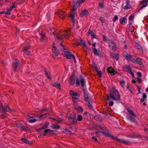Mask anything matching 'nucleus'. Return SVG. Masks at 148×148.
<instances>
[{
    "label": "nucleus",
    "instance_id": "obj_1",
    "mask_svg": "<svg viewBox=\"0 0 148 148\" xmlns=\"http://www.w3.org/2000/svg\"><path fill=\"white\" fill-rule=\"evenodd\" d=\"M107 99L108 101L111 100L119 101L120 100V95L118 90L115 88H113L110 91V95L107 97Z\"/></svg>",
    "mask_w": 148,
    "mask_h": 148
},
{
    "label": "nucleus",
    "instance_id": "obj_2",
    "mask_svg": "<svg viewBox=\"0 0 148 148\" xmlns=\"http://www.w3.org/2000/svg\"><path fill=\"white\" fill-rule=\"evenodd\" d=\"M61 48V49L64 52L62 53V55L64 57H66L67 58L69 59H71L73 55L72 54L71 52L68 51V50L64 48V46L60 44Z\"/></svg>",
    "mask_w": 148,
    "mask_h": 148
},
{
    "label": "nucleus",
    "instance_id": "obj_3",
    "mask_svg": "<svg viewBox=\"0 0 148 148\" xmlns=\"http://www.w3.org/2000/svg\"><path fill=\"white\" fill-rule=\"evenodd\" d=\"M77 8V7L75 6V5H73V8H72V12L71 13L69 16L72 22L74 24L75 22V19L74 17L75 16V12L74 11V10H75ZM74 25V24H73Z\"/></svg>",
    "mask_w": 148,
    "mask_h": 148
},
{
    "label": "nucleus",
    "instance_id": "obj_4",
    "mask_svg": "<svg viewBox=\"0 0 148 148\" xmlns=\"http://www.w3.org/2000/svg\"><path fill=\"white\" fill-rule=\"evenodd\" d=\"M85 101L86 102L91 100L92 99L90 96L88 92L86 89H84Z\"/></svg>",
    "mask_w": 148,
    "mask_h": 148
},
{
    "label": "nucleus",
    "instance_id": "obj_5",
    "mask_svg": "<svg viewBox=\"0 0 148 148\" xmlns=\"http://www.w3.org/2000/svg\"><path fill=\"white\" fill-rule=\"evenodd\" d=\"M135 46L139 51L141 52L143 51V45L141 42L139 41L138 42H136L135 44Z\"/></svg>",
    "mask_w": 148,
    "mask_h": 148
},
{
    "label": "nucleus",
    "instance_id": "obj_6",
    "mask_svg": "<svg viewBox=\"0 0 148 148\" xmlns=\"http://www.w3.org/2000/svg\"><path fill=\"white\" fill-rule=\"evenodd\" d=\"M108 46L110 49L112 50H115L116 47L115 43L112 40L109 41Z\"/></svg>",
    "mask_w": 148,
    "mask_h": 148
},
{
    "label": "nucleus",
    "instance_id": "obj_7",
    "mask_svg": "<svg viewBox=\"0 0 148 148\" xmlns=\"http://www.w3.org/2000/svg\"><path fill=\"white\" fill-rule=\"evenodd\" d=\"M111 138L118 142L120 143H123L124 144H128L130 143V142L128 141L125 140L117 138L116 137H114L112 136H111Z\"/></svg>",
    "mask_w": 148,
    "mask_h": 148
},
{
    "label": "nucleus",
    "instance_id": "obj_8",
    "mask_svg": "<svg viewBox=\"0 0 148 148\" xmlns=\"http://www.w3.org/2000/svg\"><path fill=\"white\" fill-rule=\"evenodd\" d=\"M123 69L124 71L129 73L133 77H134V73L131 71V69L129 66H125L123 67Z\"/></svg>",
    "mask_w": 148,
    "mask_h": 148
},
{
    "label": "nucleus",
    "instance_id": "obj_9",
    "mask_svg": "<svg viewBox=\"0 0 148 148\" xmlns=\"http://www.w3.org/2000/svg\"><path fill=\"white\" fill-rule=\"evenodd\" d=\"M56 14L62 19H64L66 16V14L62 10H58L56 13Z\"/></svg>",
    "mask_w": 148,
    "mask_h": 148
},
{
    "label": "nucleus",
    "instance_id": "obj_10",
    "mask_svg": "<svg viewBox=\"0 0 148 148\" xmlns=\"http://www.w3.org/2000/svg\"><path fill=\"white\" fill-rule=\"evenodd\" d=\"M108 72L110 73L112 76L114 75L116 73H117V72L114 70L112 67H109L107 69Z\"/></svg>",
    "mask_w": 148,
    "mask_h": 148
},
{
    "label": "nucleus",
    "instance_id": "obj_11",
    "mask_svg": "<svg viewBox=\"0 0 148 148\" xmlns=\"http://www.w3.org/2000/svg\"><path fill=\"white\" fill-rule=\"evenodd\" d=\"M69 94L72 96V97H79L80 96L79 94L77 92L71 90H69Z\"/></svg>",
    "mask_w": 148,
    "mask_h": 148
},
{
    "label": "nucleus",
    "instance_id": "obj_12",
    "mask_svg": "<svg viewBox=\"0 0 148 148\" xmlns=\"http://www.w3.org/2000/svg\"><path fill=\"white\" fill-rule=\"evenodd\" d=\"M96 133L97 134H99V135H103L105 136H107L109 137H111V136L110 134L108 133H106L104 132H101L99 131H96Z\"/></svg>",
    "mask_w": 148,
    "mask_h": 148
},
{
    "label": "nucleus",
    "instance_id": "obj_13",
    "mask_svg": "<svg viewBox=\"0 0 148 148\" xmlns=\"http://www.w3.org/2000/svg\"><path fill=\"white\" fill-rule=\"evenodd\" d=\"M74 76V75L73 74H72L70 76L69 79V83L72 85H73L75 83Z\"/></svg>",
    "mask_w": 148,
    "mask_h": 148
},
{
    "label": "nucleus",
    "instance_id": "obj_14",
    "mask_svg": "<svg viewBox=\"0 0 148 148\" xmlns=\"http://www.w3.org/2000/svg\"><path fill=\"white\" fill-rule=\"evenodd\" d=\"M68 119L70 123L72 125H74L77 122V120L73 117L69 116L68 117Z\"/></svg>",
    "mask_w": 148,
    "mask_h": 148
},
{
    "label": "nucleus",
    "instance_id": "obj_15",
    "mask_svg": "<svg viewBox=\"0 0 148 148\" xmlns=\"http://www.w3.org/2000/svg\"><path fill=\"white\" fill-rule=\"evenodd\" d=\"M27 118L29 120V121L30 123H33L38 121V119H34V117H32L29 115H27Z\"/></svg>",
    "mask_w": 148,
    "mask_h": 148
},
{
    "label": "nucleus",
    "instance_id": "obj_16",
    "mask_svg": "<svg viewBox=\"0 0 148 148\" xmlns=\"http://www.w3.org/2000/svg\"><path fill=\"white\" fill-rule=\"evenodd\" d=\"M89 13V12L88 10H84L82 11L80 14V16L81 17H82L88 15Z\"/></svg>",
    "mask_w": 148,
    "mask_h": 148
},
{
    "label": "nucleus",
    "instance_id": "obj_17",
    "mask_svg": "<svg viewBox=\"0 0 148 148\" xmlns=\"http://www.w3.org/2000/svg\"><path fill=\"white\" fill-rule=\"evenodd\" d=\"M123 56L128 61L130 60L132 58V56L128 53H123Z\"/></svg>",
    "mask_w": 148,
    "mask_h": 148
},
{
    "label": "nucleus",
    "instance_id": "obj_18",
    "mask_svg": "<svg viewBox=\"0 0 148 148\" xmlns=\"http://www.w3.org/2000/svg\"><path fill=\"white\" fill-rule=\"evenodd\" d=\"M53 132V130H51L49 129H46L44 130V132L42 133L41 134L43 136H45L46 134H50Z\"/></svg>",
    "mask_w": 148,
    "mask_h": 148
},
{
    "label": "nucleus",
    "instance_id": "obj_19",
    "mask_svg": "<svg viewBox=\"0 0 148 148\" xmlns=\"http://www.w3.org/2000/svg\"><path fill=\"white\" fill-rule=\"evenodd\" d=\"M126 118L128 120L130 121L131 122H134L135 123H136L135 118L131 116H127Z\"/></svg>",
    "mask_w": 148,
    "mask_h": 148
},
{
    "label": "nucleus",
    "instance_id": "obj_20",
    "mask_svg": "<svg viewBox=\"0 0 148 148\" xmlns=\"http://www.w3.org/2000/svg\"><path fill=\"white\" fill-rule=\"evenodd\" d=\"M13 63L14 65L13 66L14 68V71H15L17 66L19 64V62L18 60H16Z\"/></svg>",
    "mask_w": 148,
    "mask_h": 148
},
{
    "label": "nucleus",
    "instance_id": "obj_21",
    "mask_svg": "<svg viewBox=\"0 0 148 148\" xmlns=\"http://www.w3.org/2000/svg\"><path fill=\"white\" fill-rule=\"evenodd\" d=\"M16 126L21 130H24L25 129V127L21 123H18L16 124Z\"/></svg>",
    "mask_w": 148,
    "mask_h": 148
},
{
    "label": "nucleus",
    "instance_id": "obj_22",
    "mask_svg": "<svg viewBox=\"0 0 148 148\" xmlns=\"http://www.w3.org/2000/svg\"><path fill=\"white\" fill-rule=\"evenodd\" d=\"M53 49H52V50L53 52L55 54L56 56H58L59 54V52L57 48L54 45H53Z\"/></svg>",
    "mask_w": 148,
    "mask_h": 148
},
{
    "label": "nucleus",
    "instance_id": "obj_23",
    "mask_svg": "<svg viewBox=\"0 0 148 148\" xmlns=\"http://www.w3.org/2000/svg\"><path fill=\"white\" fill-rule=\"evenodd\" d=\"M63 34L60 32L58 33L56 36V38L59 40H61L62 39Z\"/></svg>",
    "mask_w": 148,
    "mask_h": 148
},
{
    "label": "nucleus",
    "instance_id": "obj_24",
    "mask_svg": "<svg viewBox=\"0 0 148 148\" xmlns=\"http://www.w3.org/2000/svg\"><path fill=\"white\" fill-rule=\"evenodd\" d=\"M127 110L129 113L131 115H133L134 117L136 116V115L133 112V110H132L131 109L129 108H127Z\"/></svg>",
    "mask_w": 148,
    "mask_h": 148
},
{
    "label": "nucleus",
    "instance_id": "obj_25",
    "mask_svg": "<svg viewBox=\"0 0 148 148\" xmlns=\"http://www.w3.org/2000/svg\"><path fill=\"white\" fill-rule=\"evenodd\" d=\"M30 47V46L29 45H27L23 48V51L24 53L26 54L27 52V50Z\"/></svg>",
    "mask_w": 148,
    "mask_h": 148
},
{
    "label": "nucleus",
    "instance_id": "obj_26",
    "mask_svg": "<svg viewBox=\"0 0 148 148\" xmlns=\"http://www.w3.org/2000/svg\"><path fill=\"white\" fill-rule=\"evenodd\" d=\"M110 56L111 57L115 59L116 60H118L119 59L118 54L116 53L112 54L110 53Z\"/></svg>",
    "mask_w": 148,
    "mask_h": 148
},
{
    "label": "nucleus",
    "instance_id": "obj_27",
    "mask_svg": "<svg viewBox=\"0 0 148 148\" xmlns=\"http://www.w3.org/2000/svg\"><path fill=\"white\" fill-rule=\"evenodd\" d=\"M40 35L41 36L40 40L41 41L43 42L44 40H45L46 37L45 36V34L43 33L42 32L40 33Z\"/></svg>",
    "mask_w": 148,
    "mask_h": 148
},
{
    "label": "nucleus",
    "instance_id": "obj_28",
    "mask_svg": "<svg viewBox=\"0 0 148 148\" xmlns=\"http://www.w3.org/2000/svg\"><path fill=\"white\" fill-rule=\"evenodd\" d=\"M82 45L83 47L86 49H88L87 47L85 44V42L84 41H81L78 44H77V45Z\"/></svg>",
    "mask_w": 148,
    "mask_h": 148
},
{
    "label": "nucleus",
    "instance_id": "obj_29",
    "mask_svg": "<svg viewBox=\"0 0 148 148\" xmlns=\"http://www.w3.org/2000/svg\"><path fill=\"white\" fill-rule=\"evenodd\" d=\"M85 102L87 104V105L88 106L89 108L91 110H92L93 108H92V106L91 104V103H92L91 100L89 101H87Z\"/></svg>",
    "mask_w": 148,
    "mask_h": 148
},
{
    "label": "nucleus",
    "instance_id": "obj_30",
    "mask_svg": "<svg viewBox=\"0 0 148 148\" xmlns=\"http://www.w3.org/2000/svg\"><path fill=\"white\" fill-rule=\"evenodd\" d=\"M80 82H81L82 86L83 87H84V86H85V82H86L85 80L84 79L82 78L81 77V79H80Z\"/></svg>",
    "mask_w": 148,
    "mask_h": 148
},
{
    "label": "nucleus",
    "instance_id": "obj_31",
    "mask_svg": "<svg viewBox=\"0 0 148 148\" xmlns=\"http://www.w3.org/2000/svg\"><path fill=\"white\" fill-rule=\"evenodd\" d=\"M130 3L129 1H126V4L123 8V9L125 10H127L130 9Z\"/></svg>",
    "mask_w": 148,
    "mask_h": 148
},
{
    "label": "nucleus",
    "instance_id": "obj_32",
    "mask_svg": "<svg viewBox=\"0 0 148 148\" xmlns=\"http://www.w3.org/2000/svg\"><path fill=\"white\" fill-rule=\"evenodd\" d=\"M79 98L77 97H72V101L75 104H77V102L78 101Z\"/></svg>",
    "mask_w": 148,
    "mask_h": 148
},
{
    "label": "nucleus",
    "instance_id": "obj_33",
    "mask_svg": "<svg viewBox=\"0 0 148 148\" xmlns=\"http://www.w3.org/2000/svg\"><path fill=\"white\" fill-rule=\"evenodd\" d=\"M103 41L107 43H108V42H109V41L110 40H110L108 38L105 36H103Z\"/></svg>",
    "mask_w": 148,
    "mask_h": 148
},
{
    "label": "nucleus",
    "instance_id": "obj_34",
    "mask_svg": "<svg viewBox=\"0 0 148 148\" xmlns=\"http://www.w3.org/2000/svg\"><path fill=\"white\" fill-rule=\"evenodd\" d=\"M3 111L7 112H12V110H11L9 108V106H7L5 108L3 109L2 110Z\"/></svg>",
    "mask_w": 148,
    "mask_h": 148
},
{
    "label": "nucleus",
    "instance_id": "obj_35",
    "mask_svg": "<svg viewBox=\"0 0 148 148\" xmlns=\"http://www.w3.org/2000/svg\"><path fill=\"white\" fill-rule=\"evenodd\" d=\"M75 109L78 112H82L83 111V108H82L79 106H77L75 108Z\"/></svg>",
    "mask_w": 148,
    "mask_h": 148
},
{
    "label": "nucleus",
    "instance_id": "obj_36",
    "mask_svg": "<svg viewBox=\"0 0 148 148\" xmlns=\"http://www.w3.org/2000/svg\"><path fill=\"white\" fill-rule=\"evenodd\" d=\"M136 61V63H137V64H138L140 65L142 64L143 63H142V62L141 61V59H140L139 58H137V60Z\"/></svg>",
    "mask_w": 148,
    "mask_h": 148
},
{
    "label": "nucleus",
    "instance_id": "obj_37",
    "mask_svg": "<svg viewBox=\"0 0 148 148\" xmlns=\"http://www.w3.org/2000/svg\"><path fill=\"white\" fill-rule=\"evenodd\" d=\"M51 127L53 129H58L60 128V126L58 125H53Z\"/></svg>",
    "mask_w": 148,
    "mask_h": 148
},
{
    "label": "nucleus",
    "instance_id": "obj_38",
    "mask_svg": "<svg viewBox=\"0 0 148 148\" xmlns=\"http://www.w3.org/2000/svg\"><path fill=\"white\" fill-rule=\"evenodd\" d=\"M92 51L93 52H94V54H95V55L97 56H99V53L98 51H97V49L95 48H94L92 49Z\"/></svg>",
    "mask_w": 148,
    "mask_h": 148
},
{
    "label": "nucleus",
    "instance_id": "obj_39",
    "mask_svg": "<svg viewBox=\"0 0 148 148\" xmlns=\"http://www.w3.org/2000/svg\"><path fill=\"white\" fill-rule=\"evenodd\" d=\"M21 140L24 143L26 144H31V142L25 139V138H22L21 139Z\"/></svg>",
    "mask_w": 148,
    "mask_h": 148
},
{
    "label": "nucleus",
    "instance_id": "obj_40",
    "mask_svg": "<svg viewBox=\"0 0 148 148\" xmlns=\"http://www.w3.org/2000/svg\"><path fill=\"white\" fill-rule=\"evenodd\" d=\"M54 86L60 89V84L57 83V82L55 83L53 85Z\"/></svg>",
    "mask_w": 148,
    "mask_h": 148
},
{
    "label": "nucleus",
    "instance_id": "obj_41",
    "mask_svg": "<svg viewBox=\"0 0 148 148\" xmlns=\"http://www.w3.org/2000/svg\"><path fill=\"white\" fill-rule=\"evenodd\" d=\"M64 33V37L67 38V37L69 36L70 35V34L68 33V31L67 30L65 31Z\"/></svg>",
    "mask_w": 148,
    "mask_h": 148
},
{
    "label": "nucleus",
    "instance_id": "obj_42",
    "mask_svg": "<svg viewBox=\"0 0 148 148\" xmlns=\"http://www.w3.org/2000/svg\"><path fill=\"white\" fill-rule=\"evenodd\" d=\"M45 74L46 77L48 78L49 79H51V77L50 76V72H47V71H45Z\"/></svg>",
    "mask_w": 148,
    "mask_h": 148
},
{
    "label": "nucleus",
    "instance_id": "obj_43",
    "mask_svg": "<svg viewBox=\"0 0 148 148\" xmlns=\"http://www.w3.org/2000/svg\"><path fill=\"white\" fill-rule=\"evenodd\" d=\"M119 83L121 86L123 87L125 85V82L123 79L121 81H120Z\"/></svg>",
    "mask_w": 148,
    "mask_h": 148
},
{
    "label": "nucleus",
    "instance_id": "obj_44",
    "mask_svg": "<svg viewBox=\"0 0 148 148\" xmlns=\"http://www.w3.org/2000/svg\"><path fill=\"white\" fill-rule=\"evenodd\" d=\"M82 119V116L80 115H78L77 117V121H81Z\"/></svg>",
    "mask_w": 148,
    "mask_h": 148
},
{
    "label": "nucleus",
    "instance_id": "obj_45",
    "mask_svg": "<svg viewBox=\"0 0 148 148\" xmlns=\"http://www.w3.org/2000/svg\"><path fill=\"white\" fill-rule=\"evenodd\" d=\"M48 125V124H47V123L45 124V125L44 126H42L41 128H40V130H41L45 129V128L47 127Z\"/></svg>",
    "mask_w": 148,
    "mask_h": 148
},
{
    "label": "nucleus",
    "instance_id": "obj_46",
    "mask_svg": "<svg viewBox=\"0 0 148 148\" xmlns=\"http://www.w3.org/2000/svg\"><path fill=\"white\" fill-rule=\"evenodd\" d=\"M118 16L117 15H115L114 16V17L113 19V21L114 22H115V21L118 20Z\"/></svg>",
    "mask_w": 148,
    "mask_h": 148
},
{
    "label": "nucleus",
    "instance_id": "obj_47",
    "mask_svg": "<svg viewBox=\"0 0 148 148\" xmlns=\"http://www.w3.org/2000/svg\"><path fill=\"white\" fill-rule=\"evenodd\" d=\"M46 114H45L44 115H41L40 116L37 118H38V119H38V120H39V121L41 120V119H42L43 116L44 115H45Z\"/></svg>",
    "mask_w": 148,
    "mask_h": 148
},
{
    "label": "nucleus",
    "instance_id": "obj_48",
    "mask_svg": "<svg viewBox=\"0 0 148 148\" xmlns=\"http://www.w3.org/2000/svg\"><path fill=\"white\" fill-rule=\"evenodd\" d=\"M99 7L101 8H103L104 7L103 3H102L100 2L99 4Z\"/></svg>",
    "mask_w": 148,
    "mask_h": 148
},
{
    "label": "nucleus",
    "instance_id": "obj_49",
    "mask_svg": "<svg viewBox=\"0 0 148 148\" xmlns=\"http://www.w3.org/2000/svg\"><path fill=\"white\" fill-rule=\"evenodd\" d=\"M89 34H90L92 36V38H95L94 35V33L92 31L90 32H89Z\"/></svg>",
    "mask_w": 148,
    "mask_h": 148
},
{
    "label": "nucleus",
    "instance_id": "obj_50",
    "mask_svg": "<svg viewBox=\"0 0 148 148\" xmlns=\"http://www.w3.org/2000/svg\"><path fill=\"white\" fill-rule=\"evenodd\" d=\"M100 20L101 22L102 23H103L105 21L103 17H101L100 18Z\"/></svg>",
    "mask_w": 148,
    "mask_h": 148
},
{
    "label": "nucleus",
    "instance_id": "obj_51",
    "mask_svg": "<svg viewBox=\"0 0 148 148\" xmlns=\"http://www.w3.org/2000/svg\"><path fill=\"white\" fill-rule=\"evenodd\" d=\"M132 62L136 63V60H137V58H132L131 60Z\"/></svg>",
    "mask_w": 148,
    "mask_h": 148
},
{
    "label": "nucleus",
    "instance_id": "obj_52",
    "mask_svg": "<svg viewBox=\"0 0 148 148\" xmlns=\"http://www.w3.org/2000/svg\"><path fill=\"white\" fill-rule=\"evenodd\" d=\"M124 18H121L119 20L120 23L121 24H122L124 21Z\"/></svg>",
    "mask_w": 148,
    "mask_h": 148
},
{
    "label": "nucleus",
    "instance_id": "obj_53",
    "mask_svg": "<svg viewBox=\"0 0 148 148\" xmlns=\"http://www.w3.org/2000/svg\"><path fill=\"white\" fill-rule=\"evenodd\" d=\"M4 14H5L6 15H10L11 14V13L10 12H9L8 11H7V12L4 11Z\"/></svg>",
    "mask_w": 148,
    "mask_h": 148
},
{
    "label": "nucleus",
    "instance_id": "obj_54",
    "mask_svg": "<svg viewBox=\"0 0 148 148\" xmlns=\"http://www.w3.org/2000/svg\"><path fill=\"white\" fill-rule=\"evenodd\" d=\"M76 85L78 86H79L80 85V82L78 79L76 80Z\"/></svg>",
    "mask_w": 148,
    "mask_h": 148
},
{
    "label": "nucleus",
    "instance_id": "obj_55",
    "mask_svg": "<svg viewBox=\"0 0 148 148\" xmlns=\"http://www.w3.org/2000/svg\"><path fill=\"white\" fill-rule=\"evenodd\" d=\"M134 18V16L133 15H131L129 17V19L130 20H132Z\"/></svg>",
    "mask_w": 148,
    "mask_h": 148
},
{
    "label": "nucleus",
    "instance_id": "obj_56",
    "mask_svg": "<svg viewBox=\"0 0 148 148\" xmlns=\"http://www.w3.org/2000/svg\"><path fill=\"white\" fill-rule=\"evenodd\" d=\"M147 97V95H146V94L145 93H143V98H144V99H146V98Z\"/></svg>",
    "mask_w": 148,
    "mask_h": 148
},
{
    "label": "nucleus",
    "instance_id": "obj_57",
    "mask_svg": "<svg viewBox=\"0 0 148 148\" xmlns=\"http://www.w3.org/2000/svg\"><path fill=\"white\" fill-rule=\"evenodd\" d=\"M109 105L110 106H112L113 104H114V103L113 101H110V102H109Z\"/></svg>",
    "mask_w": 148,
    "mask_h": 148
},
{
    "label": "nucleus",
    "instance_id": "obj_58",
    "mask_svg": "<svg viewBox=\"0 0 148 148\" xmlns=\"http://www.w3.org/2000/svg\"><path fill=\"white\" fill-rule=\"evenodd\" d=\"M127 137L129 138H132L134 137V136L132 135V134H130L128 135L127 136Z\"/></svg>",
    "mask_w": 148,
    "mask_h": 148
},
{
    "label": "nucleus",
    "instance_id": "obj_59",
    "mask_svg": "<svg viewBox=\"0 0 148 148\" xmlns=\"http://www.w3.org/2000/svg\"><path fill=\"white\" fill-rule=\"evenodd\" d=\"M147 5H143V6H141L139 10H138V11H139L140 10L143 9V8L146 7L147 6Z\"/></svg>",
    "mask_w": 148,
    "mask_h": 148
},
{
    "label": "nucleus",
    "instance_id": "obj_60",
    "mask_svg": "<svg viewBox=\"0 0 148 148\" xmlns=\"http://www.w3.org/2000/svg\"><path fill=\"white\" fill-rule=\"evenodd\" d=\"M3 105L2 103L0 102V110L3 109Z\"/></svg>",
    "mask_w": 148,
    "mask_h": 148
},
{
    "label": "nucleus",
    "instance_id": "obj_61",
    "mask_svg": "<svg viewBox=\"0 0 148 148\" xmlns=\"http://www.w3.org/2000/svg\"><path fill=\"white\" fill-rule=\"evenodd\" d=\"M54 119L55 120H56V121L58 123H60L62 121V119H59V120H56L55 119Z\"/></svg>",
    "mask_w": 148,
    "mask_h": 148
},
{
    "label": "nucleus",
    "instance_id": "obj_62",
    "mask_svg": "<svg viewBox=\"0 0 148 148\" xmlns=\"http://www.w3.org/2000/svg\"><path fill=\"white\" fill-rule=\"evenodd\" d=\"M94 119L97 121H98L99 116H94Z\"/></svg>",
    "mask_w": 148,
    "mask_h": 148
},
{
    "label": "nucleus",
    "instance_id": "obj_63",
    "mask_svg": "<svg viewBox=\"0 0 148 148\" xmlns=\"http://www.w3.org/2000/svg\"><path fill=\"white\" fill-rule=\"evenodd\" d=\"M146 1H147V0H143L142 1L140 2V4H142L144 3H145V2H146Z\"/></svg>",
    "mask_w": 148,
    "mask_h": 148
},
{
    "label": "nucleus",
    "instance_id": "obj_64",
    "mask_svg": "<svg viewBox=\"0 0 148 148\" xmlns=\"http://www.w3.org/2000/svg\"><path fill=\"white\" fill-rule=\"evenodd\" d=\"M92 138L94 139L95 141H96L97 140V138L95 136H93L92 137Z\"/></svg>",
    "mask_w": 148,
    "mask_h": 148
}]
</instances>
